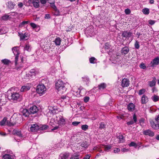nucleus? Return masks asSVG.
<instances>
[{"label":"nucleus","mask_w":159,"mask_h":159,"mask_svg":"<svg viewBox=\"0 0 159 159\" xmlns=\"http://www.w3.org/2000/svg\"><path fill=\"white\" fill-rule=\"evenodd\" d=\"M55 87L59 94L63 93L66 90V88L65 87L64 84L61 80H58L57 82L55 84Z\"/></svg>","instance_id":"1"},{"label":"nucleus","mask_w":159,"mask_h":159,"mask_svg":"<svg viewBox=\"0 0 159 159\" xmlns=\"http://www.w3.org/2000/svg\"><path fill=\"white\" fill-rule=\"evenodd\" d=\"M37 72L34 69H31L28 73H26L24 76V78L26 81L32 80L35 78L36 75L37 74Z\"/></svg>","instance_id":"2"},{"label":"nucleus","mask_w":159,"mask_h":159,"mask_svg":"<svg viewBox=\"0 0 159 159\" xmlns=\"http://www.w3.org/2000/svg\"><path fill=\"white\" fill-rule=\"evenodd\" d=\"M36 91L37 93L41 96L45 93L46 88L43 84H41L37 86Z\"/></svg>","instance_id":"3"},{"label":"nucleus","mask_w":159,"mask_h":159,"mask_svg":"<svg viewBox=\"0 0 159 159\" xmlns=\"http://www.w3.org/2000/svg\"><path fill=\"white\" fill-rule=\"evenodd\" d=\"M56 120L57 121V123L60 125H63L65 124V120L62 116H57Z\"/></svg>","instance_id":"4"},{"label":"nucleus","mask_w":159,"mask_h":159,"mask_svg":"<svg viewBox=\"0 0 159 159\" xmlns=\"http://www.w3.org/2000/svg\"><path fill=\"white\" fill-rule=\"evenodd\" d=\"M159 64V57H157L153 59L151 62L150 65L151 67H155Z\"/></svg>","instance_id":"5"},{"label":"nucleus","mask_w":159,"mask_h":159,"mask_svg":"<svg viewBox=\"0 0 159 159\" xmlns=\"http://www.w3.org/2000/svg\"><path fill=\"white\" fill-rule=\"evenodd\" d=\"M11 99L13 100H18L21 97V96L19 93L16 92H13L11 93Z\"/></svg>","instance_id":"6"},{"label":"nucleus","mask_w":159,"mask_h":159,"mask_svg":"<svg viewBox=\"0 0 159 159\" xmlns=\"http://www.w3.org/2000/svg\"><path fill=\"white\" fill-rule=\"evenodd\" d=\"M39 129V127L37 124H32L31 125L30 131L35 132Z\"/></svg>","instance_id":"7"},{"label":"nucleus","mask_w":159,"mask_h":159,"mask_svg":"<svg viewBox=\"0 0 159 159\" xmlns=\"http://www.w3.org/2000/svg\"><path fill=\"white\" fill-rule=\"evenodd\" d=\"M38 111L37 107L35 106H33L31 107L29 110L30 113L34 114L36 113Z\"/></svg>","instance_id":"8"},{"label":"nucleus","mask_w":159,"mask_h":159,"mask_svg":"<svg viewBox=\"0 0 159 159\" xmlns=\"http://www.w3.org/2000/svg\"><path fill=\"white\" fill-rule=\"evenodd\" d=\"M129 81L127 79L124 78L123 79L121 82V86L122 87H127L129 85Z\"/></svg>","instance_id":"9"},{"label":"nucleus","mask_w":159,"mask_h":159,"mask_svg":"<svg viewBox=\"0 0 159 159\" xmlns=\"http://www.w3.org/2000/svg\"><path fill=\"white\" fill-rule=\"evenodd\" d=\"M152 127L155 129H157L159 128V123L157 122L156 124L153 120H151L150 121Z\"/></svg>","instance_id":"10"},{"label":"nucleus","mask_w":159,"mask_h":159,"mask_svg":"<svg viewBox=\"0 0 159 159\" xmlns=\"http://www.w3.org/2000/svg\"><path fill=\"white\" fill-rule=\"evenodd\" d=\"M143 134L146 135L153 136L154 135V133L150 129H147L143 131Z\"/></svg>","instance_id":"11"},{"label":"nucleus","mask_w":159,"mask_h":159,"mask_svg":"<svg viewBox=\"0 0 159 159\" xmlns=\"http://www.w3.org/2000/svg\"><path fill=\"white\" fill-rule=\"evenodd\" d=\"M148 101V98L145 95H143L141 98V103L142 104H145Z\"/></svg>","instance_id":"12"},{"label":"nucleus","mask_w":159,"mask_h":159,"mask_svg":"<svg viewBox=\"0 0 159 159\" xmlns=\"http://www.w3.org/2000/svg\"><path fill=\"white\" fill-rule=\"evenodd\" d=\"M129 51V49L128 47H125L121 50V53L123 55H125L128 53Z\"/></svg>","instance_id":"13"},{"label":"nucleus","mask_w":159,"mask_h":159,"mask_svg":"<svg viewBox=\"0 0 159 159\" xmlns=\"http://www.w3.org/2000/svg\"><path fill=\"white\" fill-rule=\"evenodd\" d=\"M132 34V33L130 32L125 31L122 33V36L123 37H130Z\"/></svg>","instance_id":"14"},{"label":"nucleus","mask_w":159,"mask_h":159,"mask_svg":"<svg viewBox=\"0 0 159 159\" xmlns=\"http://www.w3.org/2000/svg\"><path fill=\"white\" fill-rule=\"evenodd\" d=\"M135 106L133 103H130L127 106L128 110L130 111H133L135 110Z\"/></svg>","instance_id":"15"},{"label":"nucleus","mask_w":159,"mask_h":159,"mask_svg":"<svg viewBox=\"0 0 159 159\" xmlns=\"http://www.w3.org/2000/svg\"><path fill=\"white\" fill-rule=\"evenodd\" d=\"M148 84L151 87H153L155 85L156 82V79L155 77H153V80L151 81H149Z\"/></svg>","instance_id":"16"},{"label":"nucleus","mask_w":159,"mask_h":159,"mask_svg":"<svg viewBox=\"0 0 159 159\" xmlns=\"http://www.w3.org/2000/svg\"><path fill=\"white\" fill-rule=\"evenodd\" d=\"M30 87L29 85H24L20 89L21 92H25L29 90Z\"/></svg>","instance_id":"17"},{"label":"nucleus","mask_w":159,"mask_h":159,"mask_svg":"<svg viewBox=\"0 0 159 159\" xmlns=\"http://www.w3.org/2000/svg\"><path fill=\"white\" fill-rule=\"evenodd\" d=\"M18 47H14L12 48V51L14 54L15 55L19 54V51L18 50Z\"/></svg>","instance_id":"18"},{"label":"nucleus","mask_w":159,"mask_h":159,"mask_svg":"<svg viewBox=\"0 0 159 159\" xmlns=\"http://www.w3.org/2000/svg\"><path fill=\"white\" fill-rule=\"evenodd\" d=\"M13 133L14 135H17L19 137H22L20 131L18 130L14 129L13 130Z\"/></svg>","instance_id":"19"},{"label":"nucleus","mask_w":159,"mask_h":159,"mask_svg":"<svg viewBox=\"0 0 159 159\" xmlns=\"http://www.w3.org/2000/svg\"><path fill=\"white\" fill-rule=\"evenodd\" d=\"M3 157L4 159H14L13 156L9 154H5L3 156Z\"/></svg>","instance_id":"20"},{"label":"nucleus","mask_w":159,"mask_h":159,"mask_svg":"<svg viewBox=\"0 0 159 159\" xmlns=\"http://www.w3.org/2000/svg\"><path fill=\"white\" fill-rule=\"evenodd\" d=\"M53 42L55 43L56 45L59 46L60 45L61 39L60 38L58 37L55 39Z\"/></svg>","instance_id":"21"},{"label":"nucleus","mask_w":159,"mask_h":159,"mask_svg":"<svg viewBox=\"0 0 159 159\" xmlns=\"http://www.w3.org/2000/svg\"><path fill=\"white\" fill-rule=\"evenodd\" d=\"M34 6L37 8L39 6V0H33L32 2Z\"/></svg>","instance_id":"22"},{"label":"nucleus","mask_w":159,"mask_h":159,"mask_svg":"<svg viewBox=\"0 0 159 159\" xmlns=\"http://www.w3.org/2000/svg\"><path fill=\"white\" fill-rule=\"evenodd\" d=\"M98 89L100 90H102L106 87V84L105 83H102L98 85Z\"/></svg>","instance_id":"23"},{"label":"nucleus","mask_w":159,"mask_h":159,"mask_svg":"<svg viewBox=\"0 0 159 159\" xmlns=\"http://www.w3.org/2000/svg\"><path fill=\"white\" fill-rule=\"evenodd\" d=\"M1 61L5 65H8L11 62L10 60L6 59L2 60Z\"/></svg>","instance_id":"24"},{"label":"nucleus","mask_w":159,"mask_h":159,"mask_svg":"<svg viewBox=\"0 0 159 159\" xmlns=\"http://www.w3.org/2000/svg\"><path fill=\"white\" fill-rule=\"evenodd\" d=\"M69 153H66L61 155V159H66L69 156Z\"/></svg>","instance_id":"25"},{"label":"nucleus","mask_w":159,"mask_h":159,"mask_svg":"<svg viewBox=\"0 0 159 159\" xmlns=\"http://www.w3.org/2000/svg\"><path fill=\"white\" fill-rule=\"evenodd\" d=\"M152 100L154 102H157L159 100V97L156 95H154L151 97Z\"/></svg>","instance_id":"26"},{"label":"nucleus","mask_w":159,"mask_h":159,"mask_svg":"<svg viewBox=\"0 0 159 159\" xmlns=\"http://www.w3.org/2000/svg\"><path fill=\"white\" fill-rule=\"evenodd\" d=\"M30 112L28 111L26 109H25L23 111V115H24L25 117H27L29 116Z\"/></svg>","instance_id":"27"},{"label":"nucleus","mask_w":159,"mask_h":159,"mask_svg":"<svg viewBox=\"0 0 159 159\" xmlns=\"http://www.w3.org/2000/svg\"><path fill=\"white\" fill-rule=\"evenodd\" d=\"M89 145V144L86 141L83 142L81 144V146L85 148H87Z\"/></svg>","instance_id":"28"},{"label":"nucleus","mask_w":159,"mask_h":159,"mask_svg":"<svg viewBox=\"0 0 159 159\" xmlns=\"http://www.w3.org/2000/svg\"><path fill=\"white\" fill-rule=\"evenodd\" d=\"M118 139H119V142L120 143H123L124 142L125 139L124 137L121 135H120L117 137Z\"/></svg>","instance_id":"29"},{"label":"nucleus","mask_w":159,"mask_h":159,"mask_svg":"<svg viewBox=\"0 0 159 159\" xmlns=\"http://www.w3.org/2000/svg\"><path fill=\"white\" fill-rule=\"evenodd\" d=\"M31 49V48L30 45L29 44H26L24 48V50H26L28 51H30Z\"/></svg>","instance_id":"30"},{"label":"nucleus","mask_w":159,"mask_h":159,"mask_svg":"<svg viewBox=\"0 0 159 159\" xmlns=\"http://www.w3.org/2000/svg\"><path fill=\"white\" fill-rule=\"evenodd\" d=\"M0 30L2 34H5L7 32V28L6 27H3L0 29Z\"/></svg>","instance_id":"31"},{"label":"nucleus","mask_w":159,"mask_h":159,"mask_svg":"<svg viewBox=\"0 0 159 159\" xmlns=\"http://www.w3.org/2000/svg\"><path fill=\"white\" fill-rule=\"evenodd\" d=\"M142 12L145 15H148L149 13V9L147 8H144L142 10Z\"/></svg>","instance_id":"32"},{"label":"nucleus","mask_w":159,"mask_h":159,"mask_svg":"<svg viewBox=\"0 0 159 159\" xmlns=\"http://www.w3.org/2000/svg\"><path fill=\"white\" fill-rule=\"evenodd\" d=\"M30 22V21L29 20L27 21H23L20 24L19 26L20 27H22L24 25H25V24L29 23Z\"/></svg>","instance_id":"33"},{"label":"nucleus","mask_w":159,"mask_h":159,"mask_svg":"<svg viewBox=\"0 0 159 159\" xmlns=\"http://www.w3.org/2000/svg\"><path fill=\"white\" fill-rule=\"evenodd\" d=\"M7 121V118L5 117L4 118L3 120L0 122V125L1 126H3L5 125Z\"/></svg>","instance_id":"34"},{"label":"nucleus","mask_w":159,"mask_h":159,"mask_svg":"<svg viewBox=\"0 0 159 159\" xmlns=\"http://www.w3.org/2000/svg\"><path fill=\"white\" fill-rule=\"evenodd\" d=\"M79 155L78 154H75L73 155L70 159H79Z\"/></svg>","instance_id":"35"},{"label":"nucleus","mask_w":159,"mask_h":159,"mask_svg":"<svg viewBox=\"0 0 159 159\" xmlns=\"http://www.w3.org/2000/svg\"><path fill=\"white\" fill-rule=\"evenodd\" d=\"M88 125H83L81 126V128L82 129L86 131L88 129Z\"/></svg>","instance_id":"36"},{"label":"nucleus","mask_w":159,"mask_h":159,"mask_svg":"<svg viewBox=\"0 0 159 159\" xmlns=\"http://www.w3.org/2000/svg\"><path fill=\"white\" fill-rule=\"evenodd\" d=\"M8 7L9 8H13L14 7V5L13 3L11 1H9L8 2Z\"/></svg>","instance_id":"37"},{"label":"nucleus","mask_w":159,"mask_h":159,"mask_svg":"<svg viewBox=\"0 0 159 159\" xmlns=\"http://www.w3.org/2000/svg\"><path fill=\"white\" fill-rule=\"evenodd\" d=\"M146 90L144 89H141L139 91V95H141L143 94L145 92Z\"/></svg>","instance_id":"38"},{"label":"nucleus","mask_w":159,"mask_h":159,"mask_svg":"<svg viewBox=\"0 0 159 159\" xmlns=\"http://www.w3.org/2000/svg\"><path fill=\"white\" fill-rule=\"evenodd\" d=\"M89 61L91 63H94L96 61V60L94 57H92L89 59Z\"/></svg>","instance_id":"39"},{"label":"nucleus","mask_w":159,"mask_h":159,"mask_svg":"<svg viewBox=\"0 0 159 159\" xmlns=\"http://www.w3.org/2000/svg\"><path fill=\"white\" fill-rule=\"evenodd\" d=\"M15 124V123H12L8 120H7L6 122V125L9 126H13Z\"/></svg>","instance_id":"40"},{"label":"nucleus","mask_w":159,"mask_h":159,"mask_svg":"<svg viewBox=\"0 0 159 159\" xmlns=\"http://www.w3.org/2000/svg\"><path fill=\"white\" fill-rule=\"evenodd\" d=\"M54 10V15H55L57 16L60 15V12L59 11V10L57 8H56V10Z\"/></svg>","instance_id":"41"},{"label":"nucleus","mask_w":159,"mask_h":159,"mask_svg":"<svg viewBox=\"0 0 159 159\" xmlns=\"http://www.w3.org/2000/svg\"><path fill=\"white\" fill-rule=\"evenodd\" d=\"M48 127V126L47 125H43L42 126L39 127V129L41 130H45Z\"/></svg>","instance_id":"42"},{"label":"nucleus","mask_w":159,"mask_h":159,"mask_svg":"<svg viewBox=\"0 0 159 159\" xmlns=\"http://www.w3.org/2000/svg\"><path fill=\"white\" fill-rule=\"evenodd\" d=\"M135 47L136 48L138 49L139 48V42L138 41H136L134 44Z\"/></svg>","instance_id":"43"},{"label":"nucleus","mask_w":159,"mask_h":159,"mask_svg":"<svg viewBox=\"0 0 159 159\" xmlns=\"http://www.w3.org/2000/svg\"><path fill=\"white\" fill-rule=\"evenodd\" d=\"M111 148V146L109 145H105L104 146V150L105 151H108Z\"/></svg>","instance_id":"44"},{"label":"nucleus","mask_w":159,"mask_h":159,"mask_svg":"<svg viewBox=\"0 0 159 159\" xmlns=\"http://www.w3.org/2000/svg\"><path fill=\"white\" fill-rule=\"evenodd\" d=\"M105 127V125L103 123H101L100 124V126L99 127V128L102 129H103Z\"/></svg>","instance_id":"45"},{"label":"nucleus","mask_w":159,"mask_h":159,"mask_svg":"<svg viewBox=\"0 0 159 159\" xmlns=\"http://www.w3.org/2000/svg\"><path fill=\"white\" fill-rule=\"evenodd\" d=\"M9 17V16L8 15H4L2 17V19L3 20H7L8 19Z\"/></svg>","instance_id":"46"},{"label":"nucleus","mask_w":159,"mask_h":159,"mask_svg":"<svg viewBox=\"0 0 159 159\" xmlns=\"http://www.w3.org/2000/svg\"><path fill=\"white\" fill-rule=\"evenodd\" d=\"M30 25L33 29H35L38 26L36 25L33 23H30Z\"/></svg>","instance_id":"47"},{"label":"nucleus","mask_w":159,"mask_h":159,"mask_svg":"<svg viewBox=\"0 0 159 159\" xmlns=\"http://www.w3.org/2000/svg\"><path fill=\"white\" fill-rule=\"evenodd\" d=\"M15 55L16 56L15 57V63L16 65L17 64V61H18V59L19 54H17V55L16 54V55Z\"/></svg>","instance_id":"48"},{"label":"nucleus","mask_w":159,"mask_h":159,"mask_svg":"<svg viewBox=\"0 0 159 159\" xmlns=\"http://www.w3.org/2000/svg\"><path fill=\"white\" fill-rule=\"evenodd\" d=\"M125 12L126 15H128L130 13L131 11L129 9L127 8L125 10Z\"/></svg>","instance_id":"49"},{"label":"nucleus","mask_w":159,"mask_h":159,"mask_svg":"<svg viewBox=\"0 0 159 159\" xmlns=\"http://www.w3.org/2000/svg\"><path fill=\"white\" fill-rule=\"evenodd\" d=\"M139 66L141 68L143 69H144L146 68V66L143 63H141L140 65Z\"/></svg>","instance_id":"50"},{"label":"nucleus","mask_w":159,"mask_h":159,"mask_svg":"<svg viewBox=\"0 0 159 159\" xmlns=\"http://www.w3.org/2000/svg\"><path fill=\"white\" fill-rule=\"evenodd\" d=\"M82 79L84 81H85L86 83L88 82L89 80V79L86 76L83 77Z\"/></svg>","instance_id":"51"},{"label":"nucleus","mask_w":159,"mask_h":159,"mask_svg":"<svg viewBox=\"0 0 159 159\" xmlns=\"http://www.w3.org/2000/svg\"><path fill=\"white\" fill-rule=\"evenodd\" d=\"M120 151V150L119 148H115L114 149V152L115 153H118Z\"/></svg>","instance_id":"52"},{"label":"nucleus","mask_w":159,"mask_h":159,"mask_svg":"<svg viewBox=\"0 0 159 159\" xmlns=\"http://www.w3.org/2000/svg\"><path fill=\"white\" fill-rule=\"evenodd\" d=\"M129 146L130 147L131 146H135V147H136L137 145L134 142H131L129 145Z\"/></svg>","instance_id":"53"},{"label":"nucleus","mask_w":159,"mask_h":159,"mask_svg":"<svg viewBox=\"0 0 159 159\" xmlns=\"http://www.w3.org/2000/svg\"><path fill=\"white\" fill-rule=\"evenodd\" d=\"M80 122L74 121L72 123V124L74 126H77L80 123Z\"/></svg>","instance_id":"54"},{"label":"nucleus","mask_w":159,"mask_h":159,"mask_svg":"<svg viewBox=\"0 0 159 159\" xmlns=\"http://www.w3.org/2000/svg\"><path fill=\"white\" fill-rule=\"evenodd\" d=\"M89 98L86 96L84 98V100L85 102H87L89 101Z\"/></svg>","instance_id":"55"},{"label":"nucleus","mask_w":159,"mask_h":159,"mask_svg":"<svg viewBox=\"0 0 159 159\" xmlns=\"http://www.w3.org/2000/svg\"><path fill=\"white\" fill-rule=\"evenodd\" d=\"M110 47V46L108 43H106L105 45V48L106 49H108Z\"/></svg>","instance_id":"56"},{"label":"nucleus","mask_w":159,"mask_h":159,"mask_svg":"<svg viewBox=\"0 0 159 159\" xmlns=\"http://www.w3.org/2000/svg\"><path fill=\"white\" fill-rule=\"evenodd\" d=\"M155 21L151 20H148L149 23L151 25H153L155 23Z\"/></svg>","instance_id":"57"},{"label":"nucleus","mask_w":159,"mask_h":159,"mask_svg":"<svg viewBox=\"0 0 159 159\" xmlns=\"http://www.w3.org/2000/svg\"><path fill=\"white\" fill-rule=\"evenodd\" d=\"M133 119L134 120V122L135 123L137 121V117L136 116L135 114H134L133 116Z\"/></svg>","instance_id":"58"},{"label":"nucleus","mask_w":159,"mask_h":159,"mask_svg":"<svg viewBox=\"0 0 159 159\" xmlns=\"http://www.w3.org/2000/svg\"><path fill=\"white\" fill-rule=\"evenodd\" d=\"M51 4V7L53 8L54 10H56L57 7L56 6H55L54 3H53L50 4Z\"/></svg>","instance_id":"59"},{"label":"nucleus","mask_w":159,"mask_h":159,"mask_svg":"<svg viewBox=\"0 0 159 159\" xmlns=\"http://www.w3.org/2000/svg\"><path fill=\"white\" fill-rule=\"evenodd\" d=\"M20 38L21 39H25V36L23 34H20Z\"/></svg>","instance_id":"60"},{"label":"nucleus","mask_w":159,"mask_h":159,"mask_svg":"<svg viewBox=\"0 0 159 159\" xmlns=\"http://www.w3.org/2000/svg\"><path fill=\"white\" fill-rule=\"evenodd\" d=\"M91 157V155L89 154H88L86 155L85 157H84L83 159H89Z\"/></svg>","instance_id":"61"},{"label":"nucleus","mask_w":159,"mask_h":159,"mask_svg":"<svg viewBox=\"0 0 159 159\" xmlns=\"http://www.w3.org/2000/svg\"><path fill=\"white\" fill-rule=\"evenodd\" d=\"M134 122L133 121L131 120L130 121H129V122H127V124L128 125H131L134 124Z\"/></svg>","instance_id":"62"},{"label":"nucleus","mask_w":159,"mask_h":159,"mask_svg":"<svg viewBox=\"0 0 159 159\" xmlns=\"http://www.w3.org/2000/svg\"><path fill=\"white\" fill-rule=\"evenodd\" d=\"M128 151V149L125 148H123L121 149V151L124 152H127Z\"/></svg>","instance_id":"63"},{"label":"nucleus","mask_w":159,"mask_h":159,"mask_svg":"<svg viewBox=\"0 0 159 159\" xmlns=\"http://www.w3.org/2000/svg\"><path fill=\"white\" fill-rule=\"evenodd\" d=\"M0 135L2 136H5L7 135V134L4 132H0Z\"/></svg>","instance_id":"64"}]
</instances>
